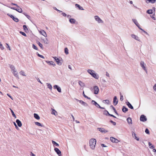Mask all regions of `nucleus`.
Instances as JSON below:
<instances>
[{
  "instance_id": "46",
  "label": "nucleus",
  "mask_w": 156,
  "mask_h": 156,
  "mask_svg": "<svg viewBox=\"0 0 156 156\" xmlns=\"http://www.w3.org/2000/svg\"><path fill=\"white\" fill-rule=\"evenodd\" d=\"M32 48L36 50H38V48L34 44H33Z\"/></svg>"
},
{
  "instance_id": "61",
  "label": "nucleus",
  "mask_w": 156,
  "mask_h": 156,
  "mask_svg": "<svg viewBox=\"0 0 156 156\" xmlns=\"http://www.w3.org/2000/svg\"><path fill=\"white\" fill-rule=\"evenodd\" d=\"M13 124H14V125H15V126L16 127V128L17 129V128H18V127L16 124V123L15 122H13Z\"/></svg>"
},
{
  "instance_id": "51",
  "label": "nucleus",
  "mask_w": 156,
  "mask_h": 156,
  "mask_svg": "<svg viewBox=\"0 0 156 156\" xmlns=\"http://www.w3.org/2000/svg\"><path fill=\"white\" fill-rule=\"evenodd\" d=\"M145 132L146 133L149 134V130L147 129H146L145 130Z\"/></svg>"
},
{
  "instance_id": "10",
  "label": "nucleus",
  "mask_w": 156,
  "mask_h": 156,
  "mask_svg": "<svg viewBox=\"0 0 156 156\" xmlns=\"http://www.w3.org/2000/svg\"><path fill=\"white\" fill-rule=\"evenodd\" d=\"M98 129L103 133H105L108 132V131L102 128H98Z\"/></svg>"
},
{
  "instance_id": "27",
  "label": "nucleus",
  "mask_w": 156,
  "mask_h": 156,
  "mask_svg": "<svg viewBox=\"0 0 156 156\" xmlns=\"http://www.w3.org/2000/svg\"><path fill=\"white\" fill-rule=\"evenodd\" d=\"M9 66L12 71H13L16 70L15 69V68L14 66L13 65H9Z\"/></svg>"
},
{
  "instance_id": "45",
  "label": "nucleus",
  "mask_w": 156,
  "mask_h": 156,
  "mask_svg": "<svg viewBox=\"0 0 156 156\" xmlns=\"http://www.w3.org/2000/svg\"><path fill=\"white\" fill-rule=\"evenodd\" d=\"M103 114L106 115H109V114H110L108 111L105 110V111L103 112Z\"/></svg>"
},
{
  "instance_id": "19",
  "label": "nucleus",
  "mask_w": 156,
  "mask_h": 156,
  "mask_svg": "<svg viewBox=\"0 0 156 156\" xmlns=\"http://www.w3.org/2000/svg\"><path fill=\"white\" fill-rule=\"evenodd\" d=\"M92 104L94 105L96 107L98 108L100 107V105L98 104L94 100H92L91 101Z\"/></svg>"
},
{
  "instance_id": "42",
  "label": "nucleus",
  "mask_w": 156,
  "mask_h": 156,
  "mask_svg": "<svg viewBox=\"0 0 156 156\" xmlns=\"http://www.w3.org/2000/svg\"><path fill=\"white\" fill-rule=\"evenodd\" d=\"M68 51H69V50L67 48H65V53H66V55H67L69 54Z\"/></svg>"
},
{
  "instance_id": "28",
  "label": "nucleus",
  "mask_w": 156,
  "mask_h": 156,
  "mask_svg": "<svg viewBox=\"0 0 156 156\" xmlns=\"http://www.w3.org/2000/svg\"><path fill=\"white\" fill-rule=\"evenodd\" d=\"M79 85L82 87H83L85 86L84 83L82 82L79 81L78 82Z\"/></svg>"
},
{
  "instance_id": "12",
  "label": "nucleus",
  "mask_w": 156,
  "mask_h": 156,
  "mask_svg": "<svg viewBox=\"0 0 156 156\" xmlns=\"http://www.w3.org/2000/svg\"><path fill=\"white\" fill-rule=\"evenodd\" d=\"M53 88L54 89H56L59 92H61V88L58 87L57 85H55L54 86Z\"/></svg>"
},
{
  "instance_id": "62",
  "label": "nucleus",
  "mask_w": 156,
  "mask_h": 156,
  "mask_svg": "<svg viewBox=\"0 0 156 156\" xmlns=\"http://www.w3.org/2000/svg\"><path fill=\"white\" fill-rule=\"evenodd\" d=\"M106 76H108V77H109V74L107 72H106Z\"/></svg>"
},
{
  "instance_id": "36",
  "label": "nucleus",
  "mask_w": 156,
  "mask_h": 156,
  "mask_svg": "<svg viewBox=\"0 0 156 156\" xmlns=\"http://www.w3.org/2000/svg\"><path fill=\"white\" fill-rule=\"evenodd\" d=\"M147 13L149 14H152L153 13L152 10L151 9H149L147 11Z\"/></svg>"
},
{
  "instance_id": "47",
  "label": "nucleus",
  "mask_w": 156,
  "mask_h": 156,
  "mask_svg": "<svg viewBox=\"0 0 156 156\" xmlns=\"http://www.w3.org/2000/svg\"><path fill=\"white\" fill-rule=\"evenodd\" d=\"M44 43L46 44H48V40L47 38L45 40H43Z\"/></svg>"
},
{
  "instance_id": "6",
  "label": "nucleus",
  "mask_w": 156,
  "mask_h": 156,
  "mask_svg": "<svg viewBox=\"0 0 156 156\" xmlns=\"http://www.w3.org/2000/svg\"><path fill=\"white\" fill-rule=\"evenodd\" d=\"M8 15L15 22H17L19 21V19L16 17H15L12 15L8 14Z\"/></svg>"
},
{
  "instance_id": "26",
  "label": "nucleus",
  "mask_w": 156,
  "mask_h": 156,
  "mask_svg": "<svg viewBox=\"0 0 156 156\" xmlns=\"http://www.w3.org/2000/svg\"><path fill=\"white\" fill-rule=\"evenodd\" d=\"M127 122L128 124H132V120L131 118H130V117H128L127 119Z\"/></svg>"
},
{
  "instance_id": "60",
  "label": "nucleus",
  "mask_w": 156,
  "mask_h": 156,
  "mask_svg": "<svg viewBox=\"0 0 156 156\" xmlns=\"http://www.w3.org/2000/svg\"><path fill=\"white\" fill-rule=\"evenodd\" d=\"M101 146L103 147H107V146L104 144H101Z\"/></svg>"
},
{
  "instance_id": "17",
  "label": "nucleus",
  "mask_w": 156,
  "mask_h": 156,
  "mask_svg": "<svg viewBox=\"0 0 156 156\" xmlns=\"http://www.w3.org/2000/svg\"><path fill=\"white\" fill-rule=\"evenodd\" d=\"M118 100L116 96H115L113 99V103L115 105H116L118 103Z\"/></svg>"
},
{
  "instance_id": "31",
  "label": "nucleus",
  "mask_w": 156,
  "mask_h": 156,
  "mask_svg": "<svg viewBox=\"0 0 156 156\" xmlns=\"http://www.w3.org/2000/svg\"><path fill=\"white\" fill-rule=\"evenodd\" d=\"M75 6L78 7L79 8V9L80 10H84V9L80 5L78 4H76L75 5Z\"/></svg>"
},
{
  "instance_id": "29",
  "label": "nucleus",
  "mask_w": 156,
  "mask_h": 156,
  "mask_svg": "<svg viewBox=\"0 0 156 156\" xmlns=\"http://www.w3.org/2000/svg\"><path fill=\"white\" fill-rule=\"evenodd\" d=\"M34 117L36 119L39 120L40 119V117L36 113H34Z\"/></svg>"
},
{
  "instance_id": "23",
  "label": "nucleus",
  "mask_w": 156,
  "mask_h": 156,
  "mask_svg": "<svg viewBox=\"0 0 156 156\" xmlns=\"http://www.w3.org/2000/svg\"><path fill=\"white\" fill-rule=\"evenodd\" d=\"M16 122L18 126L19 127H20L22 126V123H21V121L19 119H17L16 121Z\"/></svg>"
},
{
  "instance_id": "7",
  "label": "nucleus",
  "mask_w": 156,
  "mask_h": 156,
  "mask_svg": "<svg viewBox=\"0 0 156 156\" xmlns=\"http://www.w3.org/2000/svg\"><path fill=\"white\" fill-rule=\"evenodd\" d=\"M132 21L134 23L136 24V25L138 27V28H139L140 30H143V29L140 27V25L138 23V22L135 19H133Z\"/></svg>"
},
{
  "instance_id": "24",
  "label": "nucleus",
  "mask_w": 156,
  "mask_h": 156,
  "mask_svg": "<svg viewBox=\"0 0 156 156\" xmlns=\"http://www.w3.org/2000/svg\"><path fill=\"white\" fill-rule=\"evenodd\" d=\"M12 73L13 74V75L15 76L16 77H18V73L17 72V71L16 70L13 71H12Z\"/></svg>"
},
{
  "instance_id": "40",
  "label": "nucleus",
  "mask_w": 156,
  "mask_h": 156,
  "mask_svg": "<svg viewBox=\"0 0 156 156\" xmlns=\"http://www.w3.org/2000/svg\"><path fill=\"white\" fill-rule=\"evenodd\" d=\"M35 124L36 125H37V126H43L42 125V124H41L39 122H35Z\"/></svg>"
},
{
  "instance_id": "30",
  "label": "nucleus",
  "mask_w": 156,
  "mask_h": 156,
  "mask_svg": "<svg viewBox=\"0 0 156 156\" xmlns=\"http://www.w3.org/2000/svg\"><path fill=\"white\" fill-rule=\"evenodd\" d=\"M48 87L49 88L50 90H51L52 89V86L50 83H46Z\"/></svg>"
},
{
  "instance_id": "64",
  "label": "nucleus",
  "mask_w": 156,
  "mask_h": 156,
  "mask_svg": "<svg viewBox=\"0 0 156 156\" xmlns=\"http://www.w3.org/2000/svg\"><path fill=\"white\" fill-rule=\"evenodd\" d=\"M62 14L64 16H66L67 15L65 13H64V12H62Z\"/></svg>"
},
{
  "instance_id": "11",
  "label": "nucleus",
  "mask_w": 156,
  "mask_h": 156,
  "mask_svg": "<svg viewBox=\"0 0 156 156\" xmlns=\"http://www.w3.org/2000/svg\"><path fill=\"white\" fill-rule=\"evenodd\" d=\"M54 150L59 156H62L61 151L58 148H55Z\"/></svg>"
},
{
  "instance_id": "21",
  "label": "nucleus",
  "mask_w": 156,
  "mask_h": 156,
  "mask_svg": "<svg viewBox=\"0 0 156 156\" xmlns=\"http://www.w3.org/2000/svg\"><path fill=\"white\" fill-rule=\"evenodd\" d=\"M45 62L49 65H52L53 66H55V64L53 61H46Z\"/></svg>"
},
{
  "instance_id": "49",
  "label": "nucleus",
  "mask_w": 156,
  "mask_h": 156,
  "mask_svg": "<svg viewBox=\"0 0 156 156\" xmlns=\"http://www.w3.org/2000/svg\"><path fill=\"white\" fill-rule=\"evenodd\" d=\"M110 107L111 108H114V112H115V113L116 114L118 115V114L117 112H116V110L115 109V108L112 105H111L110 106Z\"/></svg>"
},
{
  "instance_id": "43",
  "label": "nucleus",
  "mask_w": 156,
  "mask_h": 156,
  "mask_svg": "<svg viewBox=\"0 0 156 156\" xmlns=\"http://www.w3.org/2000/svg\"><path fill=\"white\" fill-rule=\"evenodd\" d=\"M23 30L26 32V30H28V29L26 25H24L23 26Z\"/></svg>"
},
{
  "instance_id": "18",
  "label": "nucleus",
  "mask_w": 156,
  "mask_h": 156,
  "mask_svg": "<svg viewBox=\"0 0 156 156\" xmlns=\"http://www.w3.org/2000/svg\"><path fill=\"white\" fill-rule=\"evenodd\" d=\"M146 2L147 3H150L151 4H154L156 2V0H145Z\"/></svg>"
},
{
  "instance_id": "33",
  "label": "nucleus",
  "mask_w": 156,
  "mask_h": 156,
  "mask_svg": "<svg viewBox=\"0 0 156 156\" xmlns=\"http://www.w3.org/2000/svg\"><path fill=\"white\" fill-rule=\"evenodd\" d=\"M70 22L71 23H75L76 20L73 19H70L69 20Z\"/></svg>"
},
{
  "instance_id": "54",
  "label": "nucleus",
  "mask_w": 156,
  "mask_h": 156,
  "mask_svg": "<svg viewBox=\"0 0 156 156\" xmlns=\"http://www.w3.org/2000/svg\"><path fill=\"white\" fill-rule=\"evenodd\" d=\"M110 122L112 123L113 125H114V126H115L116 124V123L115 122H113V121H112V120H111L110 121Z\"/></svg>"
},
{
  "instance_id": "41",
  "label": "nucleus",
  "mask_w": 156,
  "mask_h": 156,
  "mask_svg": "<svg viewBox=\"0 0 156 156\" xmlns=\"http://www.w3.org/2000/svg\"><path fill=\"white\" fill-rule=\"evenodd\" d=\"M52 144L54 145H55L58 147L59 146V144L57 143H56L54 141L52 140Z\"/></svg>"
},
{
  "instance_id": "3",
  "label": "nucleus",
  "mask_w": 156,
  "mask_h": 156,
  "mask_svg": "<svg viewBox=\"0 0 156 156\" xmlns=\"http://www.w3.org/2000/svg\"><path fill=\"white\" fill-rule=\"evenodd\" d=\"M95 20L98 23H103V21L98 16H94Z\"/></svg>"
},
{
  "instance_id": "32",
  "label": "nucleus",
  "mask_w": 156,
  "mask_h": 156,
  "mask_svg": "<svg viewBox=\"0 0 156 156\" xmlns=\"http://www.w3.org/2000/svg\"><path fill=\"white\" fill-rule=\"evenodd\" d=\"M128 109L123 106L122 109V111L124 112H126L128 111Z\"/></svg>"
},
{
  "instance_id": "16",
  "label": "nucleus",
  "mask_w": 156,
  "mask_h": 156,
  "mask_svg": "<svg viewBox=\"0 0 156 156\" xmlns=\"http://www.w3.org/2000/svg\"><path fill=\"white\" fill-rule=\"evenodd\" d=\"M131 37L132 38L134 39H135L138 41H140V39H139V37L137 36L134 34H132L131 35Z\"/></svg>"
},
{
  "instance_id": "34",
  "label": "nucleus",
  "mask_w": 156,
  "mask_h": 156,
  "mask_svg": "<svg viewBox=\"0 0 156 156\" xmlns=\"http://www.w3.org/2000/svg\"><path fill=\"white\" fill-rule=\"evenodd\" d=\"M148 145L150 148L153 149L154 148V146L152 145L151 143L150 142H149Z\"/></svg>"
},
{
  "instance_id": "2",
  "label": "nucleus",
  "mask_w": 156,
  "mask_h": 156,
  "mask_svg": "<svg viewBox=\"0 0 156 156\" xmlns=\"http://www.w3.org/2000/svg\"><path fill=\"white\" fill-rule=\"evenodd\" d=\"M87 72L89 73L92 76L96 79H98L99 78V75L95 73L94 70L89 69L87 71Z\"/></svg>"
},
{
  "instance_id": "13",
  "label": "nucleus",
  "mask_w": 156,
  "mask_h": 156,
  "mask_svg": "<svg viewBox=\"0 0 156 156\" xmlns=\"http://www.w3.org/2000/svg\"><path fill=\"white\" fill-rule=\"evenodd\" d=\"M110 140L113 143H118L119 142V140L117 139L112 137H111L110 138Z\"/></svg>"
},
{
  "instance_id": "14",
  "label": "nucleus",
  "mask_w": 156,
  "mask_h": 156,
  "mask_svg": "<svg viewBox=\"0 0 156 156\" xmlns=\"http://www.w3.org/2000/svg\"><path fill=\"white\" fill-rule=\"evenodd\" d=\"M39 32L40 34L44 36V37H47V34L44 30H39Z\"/></svg>"
},
{
  "instance_id": "39",
  "label": "nucleus",
  "mask_w": 156,
  "mask_h": 156,
  "mask_svg": "<svg viewBox=\"0 0 156 156\" xmlns=\"http://www.w3.org/2000/svg\"><path fill=\"white\" fill-rule=\"evenodd\" d=\"M37 43L41 48H43V46L42 44H41L39 41H37Z\"/></svg>"
},
{
  "instance_id": "56",
  "label": "nucleus",
  "mask_w": 156,
  "mask_h": 156,
  "mask_svg": "<svg viewBox=\"0 0 156 156\" xmlns=\"http://www.w3.org/2000/svg\"><path fill=\"white\" fill-rule=\"evenodd\" d=\"M25 16L27 17L28 19H29V20H30V16H29V15H25Z\"/></svg>"
},
{
  "instance_id": "37",
  "label": "nucleus",
  "mask_w": 156,
  "mask_h": 156,
  "mask_svg": "<svg viewBox=\"0 0 156 156\" xmlns=\"http://www.w3.org/2000/svg\"><path fill=\"white\" fill-rule=\"evenodd\" d=\"M20 73L21 75H22L23 76H26V75H25V73L24 72L23 70H21L20 72Z\"/></svg>"
},
{
  "instance_id": "44",
  "label": "nucleus",
  "mask_w": 156,
  "mask_h": 156,
  "mask_svg": "<svg viewBox=\"0 0 156 156\" xmlns=\"http://www.w3.org/2000/svg\"><path fill=\"white\" fill-rule=\"evenodd\" d=\"M83 96L86 98H87L89 99H90V98H89L86 95H85V94H84V91H83Z\"/></svg>"
},
{
  "instance_id": "15",
  "label": "nucleus",
  "mask_w": 156,
  "mask_h": 156,
  "mask_svg": "<svg viewBox=\"0 0 156 156\" xmlns=\"http://www.w3.org/2000/svg\"><path fill=\"white\" fill-rule=\"evenodd\" d=\"M55 61H56L57 63L59 65H61L62 64V62H61L58 58L56 57H53Z\"/></svg>"
},
{
  "instance_id": "20",
  "label": "nucleus",
  "mask_w": 156,
  "mask_h": 156,
  "mask_svg": "<svg viewBox=\"0 0 156 156\" xmlns=\"http://www.w3.org/2000/svg\"><path fill=\"white\" fill-rule=\"evenodd\" d=\"M79 102L80 104H81L82 105L84 106L87 107L88 106V105L87 103L83 101L79 100Z\"/></svg>"
},
{
  "instance_id": "5",
  "label": "nucleus",
  "mask_w": 156,
  "mask_h": 156,
  "mask_svg": "<svg viewBox=\"0 0 156 156\" xmlns=\"http://www.w3.org/2000/svg\"><path fill=\"white\" fill-rule=\"evenodd\" d=\"M10 8L12 9L16 10V11H17L18 12L20 13H22V9L21 8H20L19 6H18V7H17V8L13 7H10Z\"/></svg>"
},
{
  "instance_id": "25",
  "label": "nucleus",
  "mask_w": 156,
  "mask_h": 156,
  "mask_svg": "<svg viewBox=\"0 0 156 156\" xmlns=\"http://www.w3.org/2000/svg\"><path fill=\"white\" fill-rule=\"evenodd\" d=\"M51 113L56 116L58 115L57 112L54 109H52Z\"/></svg>"
},
{
  "instance_id": "59",
  "label": "nucleus",
  "mask_w": 156,
  "mask_h": 156,
  "mask_svg": "<svg viewBox=\"0 0 156 156\" xmlns=\"http://www.w3.org/2000/svg\"><path fill=\"white\" fill-rule=\"evenodd\" d=\"M153 89L156 91V84H155L154 85V86L153 87Z\"/></svg>"
},
{
  "instance_id": "58",
  "label": "nucleus",
  "mask_w": 156,
  "mask_h": 156,
  "mask_svg": "<svg viewBox=\"0 0 156 156\" xmlns=\"http://www.w3.org/2000/svg\"><path fill=\"white\" fill-rule=\"evenodd\" d=\"M6 45H7L6 48H8L9 50H11L10 47H9V44H8L6 43Z\"/></svg>"
},
{
  "instance_id": "63",
  "label": "nucleus",
  "mask_w": 156,
  "mask_h": 156,
  "mask_svg": "<svg viewBox=\"0 0 156 156\" xmlns=\"http://www.w3.org/2000/svg\"><path fill=\"white\" fill-rule=\"evenodd\" d=\"M134 138L137 140V141L139 140V138H138L137 137H136V136H134Z\"/></svg>"
},
{
  "instance_id": "55",
  "label": "nucleus",
  "mask_w": 156,
  "mask_h": 156,
  "mask_svg": "<svg viewBox=\"0 0 156 156\" xmlns=\"http://www.w3.org/2000/svg\"><path fill=\"white\" fill-rule=\"evenodd\" d=\"M155 14H154V15L153 16H151V18H152V19L154 20H156V18H155V17L154 16Z\"/></svg>"
},
{
  "instance_id": "35",
  "label": "nucleus",
  "mask_w": 156,
  "mask_h": 156,
  "mask_svg": "<svg viewBox=\"0 0 156 156\" xmlns=\"http://www.w3.org/2000/svg\"><path fill=\"white\" fill-rule=\"evenodd\" d=\"M10 109L11 111V112L12 113V115H13V116L15 118H16V116L14 112L12 110L11 108H10Z\"/></svg>"
},
{
  "instance_id": "8",
  "label": "nucleus",
  "mask_w": 156,
  "mask_h": 156,
  "mask_svg": "<svg viewBox=\"0 0 156 156\" xmlns=\"http://www.w3.org/2000/svg\"><path fill=\"white\" fill-rule=\"evenodd\" d=\"M147 119L146 117L144 115H141L140 118V120L143 122H145L146 121Z\"/></svg>"
},
{
  "instance_id": "9",
  "label": "nucleus",
  "mask_w": 156,
  "mask_h": 156,
  "mask_svg": "<svg viewBox=\"0 0 156 156\" xmlns=\"http://www.w3.org/2000/svg\"><path fill=\"white\" fill-rule=\"evenodd\" d=\"M145 64H144V62L143 61H141L140 62V65L142 67L143 69L146 72L147 71V69H146Z\"/></svg>"
},
{
  "instance_id": "50",
  "label": "nucleus",
  "mask_w": 156,
  "mask_h": 156,
  "mask_svg": "<svg viewBox=\"0 0 156 156\" xmlns=\"http://www.w3.org/2000/svg\"><path fill=\"white\" fill-rule=\"evenodd\" d=\"M37 55L38 56H39L42 58H44V56H43V55H41L39 54L38 53V54H37Z\"/></svg>"
},
{
  "instance_id": "38",
  "label": "nucleus",
  "mask_w": 156,
  "mask_h": 156,
  "mask_svg": "<svg viewBox=\"0 0 156 156\" xmlns=\"http://www.w3.org/2000/svg\"><path fill=\"white\" fill-rule=\"evenodd\" d=\"M103 102L105 104H108L109 101L108 100H104L103 101Z\"/></svg>"
},
{
  "instance_id": "4",
  "label": "nucleus",
  "mask_w": 156,
  "mask_h": 156,
  "mask_svg": "<svg viewBox=\"0 0 156 156\" xmlns=\"http://www.w3.org/2000/svg\"><path fill=\"white\" fill-rule=\"evenodd\" d=\"M93 89L94 90V94H98L99 91L98 87L97 86H94L93 87Z\"/></svg>"
},
{
  "instance_id": "52",
  "label": "nucleus",
  "mask_w": 156,
  "mask_h": 156,
  "mask_svg": "<svg viewBox=\"0 0 156 156\" xmlns=\"http://www.w3.org/2000/svg\"><path fill=\"white\" fill-rule=\"evenodd\" d=\"M0 48L2 50H3L4 49V48L3 46L2 45V44H0Z\"/></svg>"
},
{
  "instance_id": "1",
  "label": "nucleus",
  "mask_w": 156,
  "mask_h": 156,
  "mask_svg": "<svg viewBox=\"0 0 156 156\" xmlns=\"http://www.w3.org/2000/svg\"><path fill=\"white\" fill-rule=\"evenodd\" d=\"M96 142V140L94 138H91L89 142V146L91 150H94Z\"/></svg>"
},
{
  "instance_id": "53",
  "label": "nucleus",
  "mask_w": 156,
  "mask_h": 156,
  "mask_svg": "<svg viewBox=\"0 0 156 156\" xmlns=\"http://www.w3.org/2000/svg\"><path fill=\"white\" fill-rule=\"evenodd\" d=\"M120 100L121 101H122L123 100V95H121V93H120Z\"/></svg>"
},
{
  "instance_id": "22",
  "label": "nucleus",
  "mask_w": 156,
  "mask_h": 156,
  "mask_svg": "<svg viewBox=\"0 0 156 156\" xmlns=\"http://www.w3.org/2000/svg\"><path fill=\"white\" fill-rule=\"evenodd\" d=\"M126 105L128 106L129 108H131V109H133V107L129 102H126Z\"/></svg>"
},
{
  "instance_id": "57",
  "label": "nucleus",
  "mask_w": 156,
  "mask_h": 156,
  "mask_svg": "<svg viewBox=\"0 0 156 156\" xmlns=\"http://www.w3.org/2000/svg\"><path fill=\"white\" fill-rule=\"evenodd\" d=\"M132 135L133 137H134V136H136V134L134 132H132Z\"/></svg>"
},
{
  "instance_id": "48",
  "label": "nucleus",
  "mask_w": 156,
  "mask_h": 156,
  "mask_svg": "<svg viewBox=\"0 0 156 156\" xmlns=\"http://www.w3.org/2000/svg\"><path fill=\"white\" fill-rule=\"evenodd\" d=\"M20 34H22L23 36H24L25 37L27 36V35L25 33L23 32L22 31H20Z\"/></svg>"
}]
</instances>
